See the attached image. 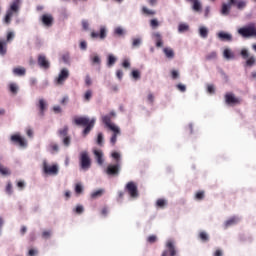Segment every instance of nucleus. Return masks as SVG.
<instances>
[{"label": "nucleus", "instance_id": "nucleus-30", "mask_svg": "<svg viewBox=\"0 0 256 256\" xmlns=\"http://www.w3.org/2000/svg\"><path fill=\"white\" fill-rule=\"evenodd\" d=\"M105 194V189L100 188L98 190H94L91 193V199H97L98 197H102Z\"/></svg>", "mask_w": 256, "mask_h": 256}, {"label": "nucleus", "instance_id": "nucleus-24", "mask_svg": "<svg viewBox=\"0 0 256 256\" xmlns=\"http://www.w3.org/2000/svg\"><path fill=\"white\" fill-rule=\"evenodd\" d=\"M163 53L166 57V59H175V51L171 47H165L163 48Z\"/></svg>", "mask_w": 256, "mask_h": 256}, {"label": "nucleus", "instance_id": "nucleus-64", "mask_svg": "<svg viewBox=\"0 0 256 256\" xmlns=\"http://www.w3.org/2000/svg\"><path fill=\"white\" fill-rule=\"evenodd\" d=\"M213 256H223V250L221 248L216 249Z\"/></svg>", "mask_w": 256, "mask_h": 256}, {"label": "nucleus", "instance_id": "nucleus-49", "mask_svg": "<svg viewBox=\"0 0 256 256\" xmlns=\"http://www.w3.org/2000/svg\"><path fill=\"white\" fill-rule=\"evenodd\" d=\"M81 25H82V29H83V31H89V27H90V24H89V20H87V19H83L82 21H81Z\"/></svg>", "mask_w": 256, "mask_h": 256}, {"label": "nucleus", "instance_id": "nucleus-61", "mask_svg": "<svg viewBox=\"0 0 256 256\" xmlns=\"http://www.w3.org/2000/svg\"><path fill=\"white\" fill-rule=\"evenodd\" d=\"M156 241H157V236L156 235H150V236L147 237V242L148 243L153 244V243H156Z\"/></svg>", "mask_w": 256, "mask_h": 256}, {"label": "nucleus", "instance_id": "nucleus-4", "mask_svg": "<svg viewBox=\"0 0 256 256\" xmlns=\"http://www.w3.org/2000/svg\"><path fill=\"white\" fill-rule=\"evenodd\" d=\"M164 247L165 249L161 256H176L177 253H179V250H177V242L173 238L167 239Z\"/></svg>", "mask_w": 256, "mask_h": 256}, {"label": "nucleus", "instance_id": "nucleus-9", "mask_svg": "<svg viewBox=\"0 0 256 256\" xmlns=\"http://www.w3.org/2000/svg\"><path fill=\"white\" fill-rule=\"evenodd\" d=\"M67 79H69V69L62 68L58 76L54 79V83L55 85H64Z\"/></svg>", "mask_w": 256, "mask_h": 256}, {"label": "nucleus", "instance_id": "nucleus-54", "mask_svg": "<svg viewBox=\"0 0 256 256\" xmlns=\"http://www.w3.org/2000/svg\"><path fill=\"white\" fill-rule=\"evenodd\" d=\"M91 97H93V91L87 90L84 94V101H91Z\"/></svg>", "mask_w": 256, "mask_h": 256}, {"label": "nucleus", "instance_id": "nucleus-46", "mask_svg": "<svg viewBox=\"0 0 256 256\" xmlns=\"http://www.w3.org/2000/svg\"><path fill=\"white\" fill-rule=\"evenodd\" d=\"M114 34L121 37V35H125V29H123L121 26H118L114 29Z\"/></svg>", "mask_w": 256, "mask_h": 256}, {"label": "nucleus", "instance_id": "nucleus-28", "mask_svg": "<svg viewBox=\"0 0 256 256\" xmlns=\"http://www.w3.org/2000/svg\"><path fill=\"white\" fill-rule=\"evenodd\" d=\"M0 55L1 57L7 55V40L5 39H0Z\"/></svg>", "mask_w": 256, "mask_h": 256}, {"label": "nucleus", "instance_id": "nucleus-39", "mask_svg": "<svg viewBox=\"0 0 256 256\" xmlns=\"http://www.w3.org/2000/svg\"><path fill=\"white\" fill-rule=\"evenodd\" d=\"M189 30V24L187 23H180L178 25V32L179 33H185Z\"/></svg>", "mask_w": 256, "mask_h": 256}, {"label": "nucleus", "instance_id": "nucleus-27", "mask_svg": "<svg viewBox=\"0 0 256 256\" xmlns=\"http://www.w3.org/2000/svg\"><path fill=\"white\" fill-rule=\"evenodd\" d=\"M198 33L201 39H207V37H209V28H207L206 26H200L198 29Z\"/></svg>", "mask_w": 256, "mask_h": 256}, {"label": "nucleus", "instance_id": "nucleus-26", "mask_svg": "<svg viewBox=\"0 0 256 256\" xmlns=\"http://www.w3.org/2000/svg\"><path fill=\"white\" fill-rule=\"evenodd\" d=\"M37 107L40 111V115H45V109H47V101H45L43 98L39 99Z\"/></svg>", "mask_w": 256, "mask_h": 256}, {"label": "nucleus", "instance_id": "nucleus-38", "mask_svg": "<svg viewBox=\"0 0 256 256\" xmlns=\"http://www.w3.org/2000/svg\"><path fill=\"white\" fill-rule=\"evenodd\" d=\"M256 63L255 56H249L246 60L245 67H253Z\"/></svg>", "mask_w": 256, "mask_h": 256}, {"label": "nucleus", "instance_id": "nucleus-15", "mask_svg": "<svg viewBox=\"0 0 256 256\" xmlns=\"http://www.w3.org/2000/svg\"><path fill=\"white\" fill-rule=\"evenodd\" d=\"M110 131H112V136L110 138L111 145H115L117 143V137L121 135V128L119 126H116L115 128H111Z\"/></svg>", "mask_w": 256, "mask_h": 256}, {"label": "nucleus", "instance_id": "nucleus-10", "mask_svg": "<svg viewBox=\"0 0 256 256\" xmlns=\"http://www.w3.org/2000/svg\"><path fill=\"white\" fill-rule=\"evenodd\" d=\"M224 101L229 107H235V105L241 103V98L235 96V94L231 92H227L224 96Z\"/></svg>", "mask_w": 256, "mask_h": 256}, {"label": "nucleus", "instance_id": "nucleus-59", "mask_svg": "<svg viewBox=\"0 0 256 256\" xmlns=\"http://www.w3.org/2000/svg\"><path fill=\"white\" fill-rule=\"evenodd\" d=\"M176 88L178 89V91H181V93H185L187 91V86H185L184 84L180 83L176 85Z\"/></svg>", "mask_w": 256, "mask_h": 256}, {"label": "nucleus", "instance_id": "nucleus-41", "mask_svg": "<svg viewBox=\"0 0 256 256\" xmlns=\"http://www.w3.org/2000/svg\"><path fill=\"white\" fill-rule=\"evenodd\" d=\"M217 59V51H211L206 55V61H215Z\"/></svg>", "mask_w": 256, "mask_h": 256}, {"label": "nucleus", "instance_id": "nucleus-48", "mask_svg": "<svg viewBox=\"0 0 256 256\" xmlns=\"http://www.w3.org/2000/svg\"><path fill=\"white\" fill-rule=\"evenodd\" d=\"M237 9H245L247 7V1L239 0L236 2Z\"/></svg>", "mask_w": 256, "mask_h": 256}, {"label": "nucleus", "instance_id": "nucleus-6", "mask_svg": "<svg viewBox=\"0 0 256 256\" xmlns=\"http://www.w3.org/2000/svg\"><path fill=\"white\" fill-rule=\"evenodd\" d=\"M79 161L81 171H89L91 169V157H89V153L87 151H82L80 153Z\"/></svg>", "mask_w": 256, "mask_h": 256}, {"label": "nucleus", "instance_id": "nucleus-20", "mask_svg": "<svg viewBox=\"0 0 256 256\" xmlns=\"http://www.w3.org/2000/svg\"><path fill=\"white\" fill-rule=\"evenodd\" d=\"M241 221L239 216H232L228 220L224 222L225 227H233V225H237Z\"/></svg>", "mask_w": 256, "mask_h": 256}, {"label": "nucleus", "instance_id": "nucleus-47", "mask_svg": "<svg viewBox=\"0 0 256 256\" xmlns=\"http://www.w3.org/2000/svg\"><path fill=\"white\" fill-rule=\"evenodd\" d=\"M15 39V32L13 31H8L7 36H6V43H11Z\"/></svg>", "mask_w": 256, "mask_h": 256}, {"label": "nucleus", "instance_id": "nucleus-14", "mask_svg": "<svg viewBox=\"0 0 256 256\" xmlns=\"http://www.w3.org/2000/svg\"><path fill=\"white\" fill-rule=\"evenodd\" d=\"M46 151L47 153H50V155H57V153H59V144L55 142H50L46 146Z\"/></svg>", "mask_w": 256, "mask_h": 256}, {"label": "nucleus", "instance_id": "nucleus-32", "mask_svg": "<svg viewBox=\"0 0 256 256\" xmlns=\"http://www.w3.org/2000/svg\"><path fill=\"white\" fill-rule=\"evenodd\" d=\"M116 62H117V57H115V55L113 54H109L107 57V66L113 67V65H115Z\"/></svg>", "mask_w": 256, "mask_h": 256}, {"label": "nucleus", "instance_id": "nucleus-63", "mask_svg": "<svg viewBox=\"0 0 256 256\" xmlns=\"http://www.w3.org/2000/svg\"><path fill=\"white\" fill-rule=\"evenodd\" d=\"M80 49H81V51H87V41L82 40L80 42Z\"/></svg>", "mask_w": 256, "mask_h": 256}, {"label": "nucleus", "instance_id": "nucleus-62", "mask_svg": "<svg viewBox=\"0 0 256 256\" xmlns=\"http://www.w3.org/2000/svg\"><path fill=\"white\" fill-rule=\"evenodd\" d=\"M207 92L210 93V95H213L215 93V86L213 84H209L207 86Z\"/></svg>", "mask_w": 256, "mask_h": 256}, {"label": "nucleus", "instance_id": "nucleus-5", "mask_svg": "<svg viewBox=\"0 0 256 256\" xmlns=\"http://www.w3.org/2000/svg\"><path fill=\"white\" fill-rule=\"evenodd\" d=\"M42 171L45 175H50L52 177H57L59 175V164H49L47 160L42 162Z\"/></svg>", "mask_w": 256, "mask_h": 256}, {"label": "nucleus", "instance_id": "nucleus-13", "mask_svg": "<svg viewBox=\"0 0 256 256\" xmlns=\"http://www.w3.org/2000/svg\"><path fill=\"white\" fill-rule=\"evenodd\" d=\"M92 39H106L107 38V26H100V33L92 31L90 34Z\"/></svg>", "mask_w": 256, "mask_h": 256}, {"label": "nucleus", "instance_id": "nucleus-57", "mask_svg": "<svg viewBox=\"0 0 256 256\" xmlns=\"http://www.w3.org/2000/svg\"><path fill=\"white\" fill-rule=\"evenodd\" d=\"M62 141H63V145H65V147H69L71 145V137H69V136H64Z\"/></svg>", "mask_w": 256, "mask_h": 256}, {"label": "nucleus", "instance_id": "nucleus-18", "mask_svg": "<svg viewBox=\"0 0 256 256\" xmlns=\"http://www.w3.org/2000/svg\"><path fill=\"white\" fill-rule=\"evenodd\" d=\"M41 21L45 27H51L53 25V16L51 14H44L41 17Z\"/></svg>", "mask_w": 256, "mask_h": 256}, {"label": "nucleus", "instance_id": "nucleus-50", "mask_svg": "<svg viewBox=\"0 0 256 256\" xmlns=\"http://www.w3.org/2000/svg\"><path fill=\"white\" fill-rule=\"evenodd\" d=\"M142 13H144V15H155V11L147 8V6L142 7Z\"/></svg>", "mask_w": 256, "mask_h": 256}, {"label": "nucleus", "instance_id": "nucleus-21", "mask_svg": "<svg viewBox=\"0 0 256 256\" xmlns=\"http://www.w3.org/2000/svg\"><path fill=\"white\" fill-rule=\"evenodd\" d=\"M93 153L98 165H103V163H105V159H103V151L94 149Z\"/></svg>", "mask_w": 256, "mask_h": 256}, {"label": "nucleus", "instance_id": "nucleus-53", "mask_svg": "<svg viewBox=\"0 0 256 256\" xmlns=\"http://www.w3.org/2000/svg\"><path fill=\"white\" fill-rule=\"evenodd\" d=\"M75 193L76 195H81V193H83V185L81 183L76 184Z\"/></svg>", "mask_w": 256, "mask_h": 256}, {"label": "nucleus", "instance_id": "nucleus-58", "mask_svg": "<svg viewBox=\"0 0 256 256\" xmlns=\"http://www.w3.org/2000/svg\"><path fill=\"white\" fill-rule=\"evenodd\" d=\"M150 27H152V29H157V27H159V20L157 19H152L150 21Z\"/></svg>", "mask_w": 256, "mask_h": 256}, {"label": "nucleus", "instance_id": "nucleus-55", "mask_svg": "<svg viewBox=\"0 0 256 256\" xmlns=\"http://www.w3.org/2000/svg\"><path fill=\"white\" fill-rule=\"evenodd\" d=\"M131 76L137 81V79H141V72L139 70H133Z\"/></svg>", "mask_w": 256, "mask_h": 256}, {"label": "nucleus", "instance_id": "nucleus-43", "mask_svg": "<svg viewBox=\"0 0 256 256\" xmlns=\"http://www.w3.org/2000/svg\"><path fill=\"white\" fill-rule=\"evenodd\" d=\"M105 141V138L103 137L102 132L98 133L96 143L99 145V147H103V143Z\"/></svg>", "mask_w": 256, "mask_h": 256}, {"label": "nucleus", "instance_id": "nucleus-22", "mask_svg": "<svg viewBox=\"0 0 256 256\" xmlns=\"http://www.w3.org/2000/svg\"><path fill=\"white\" fill-rule=\"evenodd\" d=\"M223 57L226 59V61H231L235 59V53L233 50H231V48H225L223 51Z\"/></svg>", "mask_w": 256, "mask_h": 256}, {"label": "nucleus", "instance_id": "nucleus-44", "mask_svg": "<svg viewBox=\"0 0 256 256\" xmlns=\"http://www.w3.org/2000/svg\"><path fill=\"white\" fill-rule=\"evenodd\" d=\"M122 67H123L124 69H130V68H131V59H129V58H124V59L122 60Z\"/></svg>", "mask_w": 256, "mask_h": 256}, {"label": "nucleus", "instance_id": "nucleus-1", "mask_svg": "<svg viewBox=\"0 0 256 256\" xmlns=\"http://www.w3.org/2000/svg\"><path fill=\"white\" fill-rule=\"evenodd\" d=\"M111 157L114 159L115 164H109L106 168V173L114 177L115 175H119L121 169V153L114 151L111 153Z\"/></svg>", "mask_w": 256, "mask_h": 256}, {"label": "nucleus", "instance_id": "nucleus-31", "mask_svg": "<svg viewBox=\"0 0 256 256\" xmlns=\"http://www.w3.org/2000/svg\"><path fill=\"white\" fill-rule=\"evenodd\" d=\"M90 61L92 65H101V57L98 54H92L90 56Z\"/></svg>", "mask_w": 256, "mask_h": 256}, {"label": "nucleus", "instance_id": "nucleus-29", "mask_svg": "<svg viewBox=\"0 0 256 256\" xmlns=\"http://www.w3.org/2000/svg\"><path fill=\"white\" fill-rule=\"evenodd\" d=\"M12 73L16 77H23L27 73V70L24 67H17L12 70Z\"/></svg>", "mask_w": 256, "mask_h": 256}, {"label": "nucleus", "instance_id": "nucleus-51", "mask_svg": "<svg viewBox=\"0 0 256 256\" xmlns=\"http://www.w3.org/2000/svg\"><path fill=\"white\" fill-rule=\"evenodd\" d=\"M69 131V128L67 126H64L63 128H61L58 133L60 135V137H67V133Z\"/></svg>", "mask_w": 256, "mask_h": 256}, {"label": "nucleus", "instance_id": "nucleus-7", "mask_svg": "<svg viewBox=\"0 0 256 256\" xmlns=\"http://www.w3.org/2000/svg\"><path fill=\"white\" fill-rule=\"evenodd\" d=\"M238 33L242 37H256L255 23H250V24L238 29Z\"/></svg>", "mask_w": 256, "mask_h": 256}, {"label": "nucleus", "instance_id": "nucleus-8", "mask_svg": "<svg viewBox=\"0 0 256 256\" xmlns=\"http://www.w3.org/2000/svg\"><path fill=\"white\" fill-rule=\"evenodd\" d=\"M10 141L14 145H17L18 147H20V149H27V146H28L27 139L24 136H21L20 133L11 135Z\"/></svg>", "mask_w": 256, "mask_h": 256}, {"label": "nucleus", "instance_id": "nucleus-23", "mask_svg": "<svg viewBox=\"0 0 256 256\" xmlns=\"http://www.w3.org/2000/svg\"><path fill=\"white\" fill-rule=\"evenodd\" d=\"M218 39H220V41H233V36L230 33H226V32H219L217 34Z\"/></svg>", "mask_w": 256, "mask_h": 256}, {"label": "nucleus", "instance_id": "nucleus-16", "mask_svg": "<svg viewBox=\"0 0 256 256\" xmlns=\"http://www.w3.org/2000/svg\"><path fill=\"white\" fill-rule=\"evenodd\" d=\"M151 37L152 40L156 43V47H163V36L160 32H153Z\"/></svg>", "mask_w": 256, "mask_h": 256}, {"label": "nucleus", "instance_id": "nucleus-37", "mask_svg": "<svg viewBox=\"0 0 256 256\" xmlns=\"http://www.w3.org/2000/svg\"><path fill=\"white\" fill-rule=\"evenodd\" d=\"M73 213H76V215H82V213L85 212V207L83 205L78 204L75 208H73Z\"/></svg>", "mask_w": 256, "mask_h": 256}, {"label": "nucleus", "instance_id": "nucleus-42", "mask_svg": "<svg viewBox=\"0 0 256 256\" xmlns=\"http://www.w3.org/2000/svg\"><path fill=\"white\" fill-rule=\"evenodd\" d=\"M143 40L141 38H132V47H141Z\"/></svg>", "mask_w": 256, "mask_h": 256}, {"label": "nucleus", "instance_id": "nucleus-25", "mask_svg": "<svg viewBox=\"0 0 256 256\" xmlns=\"http://www.w3.org/2000/svg\"><path fill=\"white\" fill-rule=\"evenodd\" d=\"M8 91L12 95H17V93H19V84L15 82H10L8 84Z\"/></svg>", "mask_w": 256, "mask_h": 256}, {"label": "nucleus", "instance_id": "nucleus-35", "mask_svg": "<svg viewBox=\"0 0 256 256\" xmlns=\"http://www.w3.org/2000/svg\"><path fill=\"white\" fill-rule=\"evenodd\" d=\"M229 11H231V4L223 3L221 14L222 15H229Z\"/></svg>", "mask_w": 256, "mask_h": 256}, {"label": "nucleus", "instance_id": "nucleus-45", "mask_svg": "<svg viewBox=\"0 0 256 256\" xmlns=\"http://www.w3.org/2000/svg\"><path fill=\"white\" fill-rule=\"evenodd\" d=\"M199 237L204 243H207V241H209V234H207V232L205 231L200 232Z\"/></svg>", "mask_w": 256, "mask_h": 256}, {"label": "nucleus", "instance_id": "nucleus-11", "mask_svg": "<svg viewBox=\"0 0 256 256\" xmlns=\"http://www.w3.org/2000/svg\"><path fill=\"white\" fill-rule=\"evenodd\" d=\"M115 117H117V114L115 111H111L109 114L102 116V123H104L105 127L108 129L118 127L115 123L111 122V119H115Z\"/></svg>", "mask_w": 256, "mask_h": 256}, {"label": "nucleus", "instance_id": "nucleus-2", "mask_svg": "<svg viewBox=\"0 0 256 256\" xmlns=\"http://www.w3.org/2000/svg\"><path fill=\"white\" fill-rule=\"evenodd\" d=\"M95 121H97V118H92L90 120L87 116H81L74 119L76 125L85 127L83 130L84 136L89 135V133H91V130L95 127Z\"/></svg>", "mask_w": 256, "mask_h": 256}, {"label": "nucleus", "instance_id": "nucleus-17", "mask_svg": "<svg viewBox=\"0 0 256 256\" xmlns=\"http://www.w3.org/2000/svg\"><path fill=\"white\" fill-rule=\"evenodd\" d=\"M186 3H192V9L193 11H195L196 13L201 12L202 9V4H201V0H185Z\"/></svg>", "mask_w": 256, "mask_h": 256}, {"label": "nucleus", "instance_id": "nucleus-12", "mask_svg": "<svg viewBox=\"0 0 256 256\" xmlns=\"http://www.w3.org/2000/svg\"><path fill=\"white\" fill-rule=\"evenodd\" d=\"M125 191L131 199H137L139 197V190H137V184L135 182H128L125 186Z\"/></svg>", "mask_w": 256, "mask_h": 256}, {"label": "nucleus", "instance_id": "nucleus-40", "mask_svg": "<svg viewBox=\"0 0 256 256\" xmlns=\"http://www.w3.org/2000/svg\"><path fill=\"white\" fill-rule=\"evenodd\" d=\"M194 199L196 201H203V199H205V191L200 190V191L196 192Z\"/></svg>", "mask_w": 256, "mask_h": 256}, {"label": "nucleus", "instance_id": "nucleus-56", "mask_svg": "<svg viewBox=\"0 0 256 256\" xmlns=\"http://www.w3.org/2000/svg\"><path fill=\"white\" fill-rule=\"evenodd\" d=\"M6 193L8 195H13V184H11V182H8L6 185Z\"/></svg>", "mask_w": 256, "mask_h": 256}, {"label": "nucleus", "instance_id": "nucleus-19", "mask_svg": "<svg viewBox=\"0 0 256 256\" xmlns=\"http://www.w3.org/2000/svg\"><path fill=\"white\" fill-rule=\"evenodd\" d=\"M38 65L42 69H49V67H50L49 60L45 56H43V55H40L38 57Z\"/></svg>", "mask_w": 256, "mask_h": 256}, {"label": "nucleus", "instance_id": "nucleus-60", "mask_svg": "<svg viewBox=\"0 0 256 256\" xmlns=\"http://www.w3.org/2000/svg\"><path fill=\"white\" fill-rule=\"evenodd\" d=\"M171 77H172V79H179V77H180V74H179V70H171Z\"/></svg>", "mask_w": 256, "mask_h": 256}, {"label": "nucleus", "instance_id": "nucleus-34", "mask_svg": "<svg viewBox=\"0 0 256 256\" xmlns=\"http://www.w3.org/2000/svg\"><path fill=\"white\" fill-rule=\"evenodd\" d=\"M146 103L153 106V104L155 103V94H153L152 92H148L146 96Z\"/></svg>", "mask_w": 256, "mask_h": 256}, {"label": "nucleus", "instance_id": "nucleus-33", "mask_svg": "<svg viewBox=\"0 0 256 256\" xmlns=\"http://www.w3.org/2000/svg\"><path fill=\"white\" fill-rule=\"evenodd\" d=\"M0 174L4 177H8V175H11V170L0 163Z\"/></svg>", "mask_w": 256, "mask_h": 256}, {"label": "nucleus", "instance_id": "nucleus-36", "mask_svg": "<svg viewBox=\"0 0 256 256\" xmlns=\"http://www.w3.org/2000/svg\"><path fill=\"white\" fill-rule=\"evenodd\" d=\"M166 206H167V200L160 198L156 201V207L158 209H165Z\"/></svg>", "mask_w": 256, "mask_h": 256}, {"label": "nucleus", "instance_id": "nucleus-3", "mask_svg": "<svg viewBox=\"0 0 256 256\" xmlns=\"http://www.w3.org/2000/svg\"><path fill=\"white\" fill-rule=\"evenodd\" d=\"M19 9H21V0H12L9 8L6 11V15L4 17V23L6 25H11V20L13 19V15L19 13Z\"/></svg>", "mask_w": 256, "mask_h": 256}, {"label": "nucleus", "instance_id": "nucleus-52", "mask_svg": "<svg viewBox=\"0 0 256 256\" xmlns=\"http://www.w3.org/2000/svg\"><path fill=\"white\" fill-rule=\"evenodd\" d=\"M240 55L242 58L244 59H249V50L247 48H243L241 51H240Z\"/></svg>", "mask_w": 256, "mask_h": 256}]
</instances>
